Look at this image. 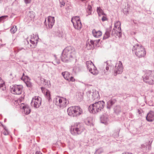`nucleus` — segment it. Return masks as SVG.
I'll return each instance as SVG.
<instances>
[{
  "label": "nucleus",
  "instance_id": "f257e3e1",
  "mask_svg": "<svg viewBox=\"0 0 154 154\" xmlns=\"http://www.w3.org/2000/svg\"><path fill=\"white\" fill-rule=\"evenodd\" d=\"M76 52L75 48L69 46L66 47L61 55V59L63 62H67L69 60H76Z\"/></svg>",
  "mask_w": 154,
  "mask_h": 154
},
{
  "label": "nucleus",
  "instance_id": "f03ea898",
  "mask_svg": "<svg viewBox=\"0 0 154 154\" xmlns=\"http://www.w3.org/2000/svg\"><path fill=\"white\" fill-rule=\"evenodd\" d=\"M105 105V103L103 101L95 102L89 106L88 110L93 114L99 112L103 111Z\"/></svg>",
  "mask_w": 154,
  "mask_h": 154
},
{
  "label": "nucleus",
  "instance_id": "7ed1b4c3",
  "mask_svg": "<svg viewBox=\"0 0 154 154\" xmlns=\"http://www.w3.org/2000/svg\"><path fill=\"white\" fill-rule=\"evenodd\" d=\"M132 51L133 53L139 58L144 57L146 55V52L144 47L141 45L136 44L134 46Z\"/></svg>",
  "mask_w": 154,
  "mask_h": 154
},
{
  "label": "nucleus",
  "instance_id": "20e7f679",
  "mask_svg": "<svg viewBox=\"0 0 154 154\" xmlns=\"http://www.w3.org/2000/svg\"><path fill=\"white\" fill-rule=\"evenodd\" d=\"M68 115L73 117L79 116L82 114V110L79 106H71L68 108L67 109Z\"/></svg>",
  "mask_w": 154,
  "mask_h": 154
},
{
  "label": "nucleus",
  "instance_id": "39448f33",
  "mask_svg": "<svg viewBox=\"0 0 154 154\" xmlns=\"http://www.w3.org/2000/svg\"><path fill=\"white\" fill-rule=\"evenodd\" d=\"M143 80L145 83L149 85L154 84V71H146L144 76H143Z\"/></svg>",
  "mask_w": 154,
  "mask_h": 154
},
{
  "label": "nucleus",
  "instance_id": "423d86ee",
  "mask_svg": "<svg viewBox=\"0 0 154 154\" xmlns=\"http://www.w3.org/2000/svg\"><path fill=\"white\" fill-rule=\"evenodd\" d=\"M84 127L80 124L76 123L70 128L71 133L73 135L80 134L83 131Z\"/></svg>",
  "mask_w": 154,
  "mask_h": 154
},
{
  "label": "nucleus",
  "instance_id": "0eeeda50",
  "mask_svg": "<svg viewBox=\"0 0 154 154\" xmlns=\"http://www.w3.org/2000/svg\"><path fill=\"white\" fill-rule=\"evenodd\" d=\"M86 64L87 69L91 73L94 75H96L98 74L97 70L91 61H87Z\"/></svg>",
  "mask_w": 154,
  "mask_h": 154
},
{
  "label": "nucleus",
  "instance_id": "6e6552de",
  "mask_svg": "<svg viewBox=\"0 0 154 154\" xmlns=\"http://www.w3.org/2000/svg\"><path fill=\"white\" fill-rule=\"evenodd\" d=\"M23 87L20 85H14L11 88V91L14 94H21Z\"/></svg>",
  "mask_w": 154,
  "mask_h": 154
},
{
  "label": "nucleus",
  "instance_id": "1a4fd4ad",
  "mask_svg": "<svg viewBox=\"0 0 154 154\" xmlns=\"http://www.w3.org/2000/svg\"><path fill=\"white\" fill-rule=\"evenodd\" d=\"M123 67L121 61H119L118 63H116L114 69V75L121 74L123 71Z\"/></svg>",
  "mask_w": 154,
  "mask_h": 154
},
{
  "label": "nucleus",
  "instance_id": "9d476101",
  "mask_svg": "<svg viewBox=\"0 0 154 154\" xmlns=\"http://www.w3.org/2000/svg\"><path fill=\"white\" fill-rule=\"evenodd\" d=\"M41 104V98L40 97L36 96L33 97L31 103L32 105H33L35 108H38Z\"/></svg>",
  "mask_w": 154,
  "mask_h": 154
},
{
  "label": "nucleus",
  "instance_id": "9b49d317",
  "mask_svg": "<svg viewBox=\"0 0 154 154\" xmlns=\"http://www.w3.org/2000/svg\"><path fill=\"white\" fill-rule=\"evenodd\" d=\"M74 21L72 20V19L71 21L74 27L77 29L80 30L82 27V24L79 17H76Z\"/></svg>",
  "mask_w": 154,
  "mask_h": 154
},
{
  "label": "nucleus",
  "instance_id": "f8f14e48",
  "mask_svg": "<svg viewBox=\"0 0 154 154\" xmlns=\"http://www.w3.org/2000/svg\"><path fill=\"white\" fill-rule=\"evenodd\" d=\"M91 93H92V94L91 98V100L94 101L96 99H98V98L99 95L98 91H95L92 92L91 91H90L88 92V93L90 94Z\"/></svg>",
  "mask_w": 154,
  "mask_h": 154
},
{
  "label": "nucleus",
  "instance_id": "ddd939ff",
  "mask_svg": "<svg viewBox=\"0 0 154 154\" xmlns=\"http://www.w3.org/2000/svg\"><path fill=\"white\" fill-rule=\"evenodd\" d=\"M146 119L148 122L153 121L154 120V112L152 111L150 112L147 114Z\"/></svg>",
  "mask_w": 154,
  "mask_h": 154
},
{
  "label": "nucleus",
  "instance_id": "4468645a",
  "mask_svg": "<svg viewBox=\"0 0 154 154\" xmlns=\"http://www.w3.org/2000/svg\"><path fill=\"white\" fill-rule=\"evenodd\" d=\"M48 20L49 28L51 29L54 23V17H49L48 18Z\"/></svg>",
  "mask_w": 154,
  "mask_h": 154
},
{
  "label": "nucleus",
  "instance_id": "2eb2a0df",
  "mask_svg": "<svg viewBox=\"0 0 154 154\" xmlns=\"http://www.w3.org/2000/svg\"><path fill=\"white\" fill-rule=\"evenodd\" d=\"M117 102L116 99L114 98L111 99L109 100L107 102L106 107L108 109H110L111 108V106L114 105Z\"/></svg>",
  "mask_w": 154,
  "mask_h": 154
},
{
  "label": "nucleus",
  "instance_id": "dca6fc26",
  "mask_svg": "<svg viewBox=\"0 0 154 154\" xmlns=\"http://www.w3.org/2000/svg\"><path fill=\"white\" fill-rule=\"evenodd\" d=\"M26 78H25L24 79H23V77L21 78V79L23 80L24 81L27 87H31L32 86V83L30 82V79L28 76H26Z\"/></svg>",
  "mask_w": 154,
  "mask_h": 154
},
{
  "label": "nucleus",
  "instance_id": "f3484780",
  "mask_svg": "<svg viewBox=\"0 0 154 154\" xmlns=\"http://www.w3.org/2000/svg\"><path fill=\"white\" fill-rule=\"evenodd\" d=\"M112 26H110L109 28H107L106 31L104 35L103 39H104L108 38L110 35V32L111 30Z\"/></svg>",
  "mask_w": 154,
  "mask_h": 154
},
{
  "label": "nucleus",
  "instance_id": "a211bd4d",
  "mask_svg": "<svg viewBox=\"0 0 154 154\" xmlns=\"http://www.w3.org/2000/svg\"><path fill=\"white\" fill-rule=\"evenodd\" d=\"M54 103L60 107V104L63 102V100L59 97L55 98L54 100Z\"/></svg>",
  "mask_w": 154,
  "mask_h": 154
},
{
  "label": "nucleus",
  "instance_id": "6ab92c4d",
  "mask_svg": "<svg viewBox=\"0 0 154 154\" xmlns=\"http://www.w3.org/2000/svg\"><path fill=\"white\" fill-rule=\"evenodd\" d=\"M37 40H36L35 41V38H31V39H30V46L32 48H34L35 47V46L36 45L37 43Z\"/></svg>",
  "mask_w": 154,
  "mask_h": 154
},
{
  "label": "nucleus",
  "instance_id": "aec40b11",
  "mask_svg": "<svg viewBox=\"0 0 154 154\" xmlns=\"http://www.w3.org/2000/svg\"><path fill=\"white\" fill-rule=\"evenodd\" d=\"M92 33L93 36L96 38H99L102 35V32L100 31H96L95 29L93 30Z\"/></svg>",
  "mask_w": 154,
  "mask_h": 154
},
{
  "label": "nucleus",
  "instance_id": "412c9836",
  "mask_svg": "<svg viewBox=\"0 0 154 154\" xmlns=\"http://www.w3.org/2000/svg\"><path fill=\"white\" fill-rule=\"evenodd\" d=\"M22 109L24 110V113L26 115L29 114L31 112V109L27 105L24 106Z\"/></svg>",
  "mask_w": 154,
  "mask_h": 154
},
{
  "label": "nucleus",
  "instance_id": "4be33fe9",
  "mask_svg": "<svg viewBox=\"0 0 154 154\" xmlns=\"http://www.w3.org/2000/svg\"><path fill=\"white\" fill-rule=\"evenodd\" d=\"M62 75L65 79L67 81L69 80L70 77V73L69 72L67 71L63 72L62 73Z\"/></svg>",
  "mask_w": 154,
  "mask_h": 154
},
{
  "label": "nucleus",
  "instance_id": "5701e85b",
  "mask_svg": "<svg viewBox=\"0 0 154 154\" xmlns=\"http://www.w3.org/2000/svg\"><path fill=\"white\" fill-rule=\"evenodd\" d=\"M63 100V102L64 103V104H62V103L60 104V108H64L66 107L67 105L69 103V101L66 98H62L61 99Z\"/></svg>",
  "mask_w": 154,
  "mask_h": 154
},
{
  "label": "nucleus",
  "instance_id": "b1692460",
  "mask_svg": "<svg viewBox=\"0 0 154 154\" xmlns=\"http://www.w3.org/2000/svg\"><path fill=\"white\" fill-rule=\"evenodd\" d=\"M27 16L29 20H32L35 17V13L33 11H29L27 14Z\"/></svg>",
  "mask_w": 154,
  "mask_h": 154
},
{
  "label": "nucleus",
  "instance_id": "393cba45",
  "mask_svg": "<svg viewBox=\"0 0 154 154\" xmlns=\"http://www.w3.org/2000/svg\"><path fill=\"white\" fill-rule=\"evenodd\" d=\"M97 12L99 16L102 15H105V14L104 13L103 10L100 7H97Z\"/></svg>",
  "mask_w": 154,
  "mask_h": 154
},
{
  "label": "nucleus",
  "instance_id": "a878e982",
  "mask_svg": "<svg viewBox=\"0 0 154 154\" xmlns=\"http://www.w3.org/2000/svg\"><path fill=\"white\" fill-rule=\"evenodd\" d=\"M85 123L88 125H89L91 126L93 125L92 119L91 118H88L86 120Z\"/></svg>",
  "mask_w": 154,
  "mask_h": 154
},
{
  "label": "nucleus",
  "instance_id": "bb28decb",
  "mask_svg": "<svg viewBox=\"0 0 154 154\" xmlns=\"http://www.w3.org/2000/svg\"><path fill=\"white\" fill-rule=\"evenodd\" d=\"M108 118L106 116H103L100 117L101 122L105 124L108 121Z\"/></svg>",
  "mask_w": 154,
  "mask_h": 154
},
{
  "label": "nucleus",
  "instance_id": "cd10ccee",
  "mask_svg": "<svg viewBox=\"0 0 154 154\" xmlns=\"http://www.w3.org/2000/svg\"><path fill=\"white\" fill-rule=\"evenodd\" d=\"M90 44H87V46H88V45H89V47L88 48L90 49L93 50L94 48V43H95L94 41L91 40L90 41Z\"/></svg>",
  "mask_w": 154,
  "mask_h": 154
},
{
  "label": "nucleus",
  "instance_id": "c85d7f7f",
  "mask_svg": "<svg viewBox=\"0 0 154 154\" xmlns=\"http://www.w3.org/2000/svg\"><path fill=\"white\" fill-rule=\"evenodd\" d=\"M114 110L116 113H118L121 111V107L119 106H116L114 108Z\"/></svg>",
  "mask_w": 154,
  "mask_h": 154
},
{
  "label": "nucleus",
  "instance_id": "c756f323",
  "mask_svg": "<svg viewBox=\"0 0 154 154\" xmlns=\"http://www.w3.org/2000/svg\"><path fill=\"white\" fill-rule=\"evenodd\" d=\"M81 68L79 65H77L73 68V70L75 72H77L81 70Z\"/></svg>",
  "mask_w": 154,
  "mask_h": 154
},
{
  "label": "nucleus",
  "instance_id": "7c9ffc66",
  "mask_svg": "<svg viewBox=\"0 0 154 154\" xmlns=\"http://www.w3.org/2000/svg\"><path fill=\"white\" fill-rule=\"evenodd\" d=\"M45 96L46 98L48 99V101L49 102H50L52 100L51 98V95L50 93V92L49 91H47L46 92Z\"/></svg>",
  "mask_w": 154,
  "mask_h": 154
},
{
  "label": "nucleus",
  "instance_id": "2f4dec72",
  "mask_svg": "<svg viewBox=\"0 0 154 154\" xmlns=\"http://www.w3.org/2000/svg\"><path fill=\"white\" fill-rule=\"evenodd\" d=\"M114 28H118L119 30H121V23L119 21H117L115 24Z\"/></svg>",
  "mask_w": 154,
  "mask_h": 154
},
{
  "label": "nucleus",
  "instance_id": "473e14b6",
  "mask_svg": "<svg viewBox=\"0 0 154 154\" xmlns=\"http://www.w3.org/2000/svg\"><path fill=\"white\" fill-rule=\"evenodd\" d=\"M17 28L16 26L14 25L10 29V31L12 34H14L17 31Z\"/></svg>",
  "mask_w": 154,
  "mask_h": 154
},
{
  "label": "nucleus",
  "instance_id": "72a5a7b5",
  "mask_svg": "<svg viewBox=\"0 0 154 154\" xmlns=\"http://www.w3.org/2000/svg\"><path fill=\"white\" fill-rule=\"evenodd\" d=\"M111 61H108L106 62L107 65L108 66H106V69L107 71H108L109 69V66L110 67H113V65L112 64H110V63L111 62Z\"/></svg>",
  "mask_w": 154,
  "mask_h": 154
},
{
  "label": "nucleus",
  "instance_id": "f704fd0d",
  "mask_svg": "<svg viewBox=\"0 0 154 154\" xmlns=\"http://www.w3.org/2000/svg\"><path fill=\"white\" fill-rule=\"evenodd\" d=\"M103 149L102 148H99L96 150L94 154H100L103 152Z\"/></svg>",
  "mask_w": 154,
  "mask_h": 154
},
{
  "label": "nucleus",
  "instance_id": "c9c22d12",
  "mask_svg": "<svg viewBox=\"0 0 154 154\" xmlns=\"http://www.w3.org/2000/svg\"><path fill=\"white\" fill-rule=\"evenodd\" d=\"M119 31L117 32L116 34V35L119 38H120L122 36V32H121V30H119Z\"/></svg>",
  "mask_w": 154,
  "mask_h": 154
},
{
  "label": "nucleus",
  "instance_id": "e433bc0d",
  "mask_svg": "<svg viewBox=\"0 0 154 154\" xmlns=\"http://www.w3.org/2000/svg\"><path fill=\"white\" fill-rule=\"evenodd\" d=\"M103 16L101 20L103 21H104L107 20V18L106 17V14L105 15H103Z\"/></svg>",
  "mask_w": 154,
  "mask_h": 154
},
{
  "label": "nucleus",
  "instance_id": "4c0bfd02",
  "mask_svg": "<svg viewBox=\"0 0 154 154\" xmlns=\"http://www.w3.org/2000/svg\"><path fill=\"white\" fill-rule=\"evenodd\" d=\"M44 84L46 86H48V81L46 79H43Z\"/></svg>",
  "mask_w": 154,
  "mask_h": 154
},
{
  "label": "nucleus",
  "instance_id": "58836bf2",
  "mask_svg": "<svg viewBox=\"0 0 154 154\" xmlns=\"http://www.w3.org/2000/svg\"><path fill=\"white\" fill-rule=\"evenodd\" d=\"M89 11H92V7L90 5H88L87 7V10Z\"/></svg>",
  "mask_w": 154,
  "mask_h": 154
},
{
  "label": "nucleus",
  "instance_id": "ea45409f",
  "mask_svg": "<svg viewBox=\"0 0 154 154\" xmlns=\"http://www.w3.org/2000/svg\"><path fill=\"white\" fill-rule=\"evenodd\" d=\"M75 80L74 78L73 77L70 76V78H69V80L68 81L73 82H74Z\"/></svg>",
  "mask_w": 154,
  "mask_h": 154
},
{
  "label": "nucleus",
  "instance_id": "a19ab883",
  "mask_svg": "<svg viewBox=\"0 0 154 154\" xmlns=\"http://www.w3.org/2000/svg\"><path fill=\"white\" fill-rule=\"evenodd\" d=\"M3 134L5 135H8L9 134L8 131V130H5L3 132Z\"/></svg>",
  "mask_w": 154,
  "mask_h": 154
},
{
  "label": "nucleus",
  "instance_id": "79ce46f5",
  "mask_svg": "<svg viewBox=\"0 0 154 154\" xmlns=\"http://www.w3.org/2000/svg\"><path fill=\"white\" fill-rule=\"evenodd\" d=\"M8 17L7 16H2L0 17V22L3 19Z\"/></svg>",
  "mask_w": 154,
  "mask_h": 154
},
{
  "label": "nucleus",
  "instance_id": "37998d69",
  "mask_svg": "<svg viewBox=\"0 0 154 154\" xmlns=\"http://www.w3.org/2000/svg\"><path fill=\"white\" fill-rule=\"evenodd\" d=\"M116 30L114 29H113L112 30V32L111 33V35L112 36H113L114 35L116 34Z\"/></svg>",
  "mask_w": 154,
  "mask_h": 154
},
{
  "label": "nucleus",
  "instance_id": "c03bdc74",
  "mask_svg": "<svg viewBox=\"0 0 154 154\" xmlns=\"http://www.w3.org/2000/svg\"><path fill=\"white\" fill-rule=\"evenodd\" d=\"M32 0H24L26 4L30 3Z\"/></svg>",
  "mask_w": 154,
  "mask_h": 154
},
{
  "label": "nucleus",
  "instance_id": "a18cd8bd",
  "mask_svg": "<svg viewBox=\"0 0 154 154\" xmlns=\"http://www.w3.org/2000/svg\"><path fill=\"white\" fill-rule=\"evenodd\" d=\"M148 147V150H149L151 148V144H149V143H148L147 145H146V148Z\"/></svg>",
  "mask_w": 154,
  "mask_h": 154
},
{
  "label": "nucleus",
  "instance_id": "49530a36",
  "mask_svg": "<svg viewBox=\"0 0 154 154\" xmlns=\"http://www.w3.org/2000/svg\"><path fill=\"white\" fill-rule=\"evenodd\" d=\"M24 96L23 97L22 96L21 97H20L19 99V100L20 102H21L24 99Z\"/></svg>",
  "mask_w": 154,
  "mask_h": 154
},
{
  "label": "nucleus",
  "instance_id": "de8ad7c7",
  "mask_svg": "<svg viewBox=\"0 0 154 154\" xmlns=\"http://www.w3.org/2000/svg\"><path fill=\"white\" fill-rule=\"evenodd\" d=\"M60 7H62V6H64L65 5V3L64 2H60Z\"/></svg>",
  "mask_w": 154,
  "mask_h": 154
},
{
  "label": "nucleus",
  "instance_id": "09e8293b",
  "mask_svg": "<svg viewBox=\"0 0 154 154\" xmlns=\"http://www.w3.org/2000/svg\"><path fill=\"white\" fill-rule=\"evenodd\" d=\"M100 40V39H97V40H94V42L95 43L97 44L99 43Z\"/></svg>",
  "mask_w": 154,
  "mask_h": 154
},
{
  "label": "nucleus",
  "instance_id": "8fccbe9b",
  "mask_svg": "<svg viewBox=\"0 0 154 154\" xmlns=\"http://www.w3.org/2000/svg\"><path fill=\"white\" fill-rule=\"evenodd\" d=\"M92 11H87V12L88 13V14L86 15V16H87L88 15H91V12Z\"/></svg>",
  "mask_w": 154,
  "mask_h": 154
},
{
  "label": "nucleus",
  "instance_id": "3c124183",
  "mask_svg": "<svg viewBox=\"0 0 154 154\" xmlns=\"http://www.w3.org/2000/svg\"><path fill=\"white\" fill-rule=\"evenodd\" d=\"M4 85V83H2L1 84L0 83V88L3 87Z\"/></svg>",
  "mask_w": 154,
  "mask_h": 154
},
{
  "label": "nucleus",
  "instance_id": "603ef678",
  "mask_svg": "<svg viewBox=\"0 0 154 154\" xmlns=\"http://www.w3.org/2000/svg\"><path fill=\"white\" fill-rule=\"evenodd\" d=\"M141 147L142 149H143L146 147V146L144 144H142V145H141Z\"/></svg>",
  "mask_w": 154,
  "mask_h": 154
},
{
  "label": "nucleus",
  "instance_id": "864d4df0",
  "mask_svg": "<svg viewBox=\"0 0 154 154\" xmlns=\"http://www.w3.org/2000/svg\"><path fill=\"white\" fill-rule=\"evenodd\" d=\"M2 125V126H3V128H4V129L5 130H7V129H6V127L4 125Z\"/></svg>",
  "mask_w": 154,
  "mask_h": 154
},
{
  "label": "nucleus",
  "instance_id": "5fc2aeb1",
  "mask_svg": "<svg viewBox=\"0 0 154 154\" xmlns=\"http://www.w3.org/2000/svg\"><path fill=\"white\" fill-rule=\"evenodd\" d=\"M122 154H133L132 153H131L127 152H125V153H123Z\"/></svg>",
  "mask_w": 154,
  "mask_h": 154
},
{
  "label": "nucleus",
  "instance_id": "6e6d98bb",
  "mask_svg": "<svg viewBox=\"0 0 154 154\" xmlns=\"http://www.w3.org/2000/svg\"><path fill=\"white\" fill-rule=\"evenodd\" d=\"M23 49V48H19L18 49V51H21L22 49Z\"/></svg>",
  "mask_w": 154,
  "mask_h": 154
},
{
  "label": "nucleus",
  "instance_id": "4d7b16f0",
  "mask_svg": "<svg viewBox=\"0 0 154 154\" xmlns=\"http://www.w3.org/2000/svg\"><path fill=\"white\" fill-rule=\"evenodd\" d=\"M26 41L27 43L28 44H29V42L27 40H26Z\"/></svg>",
  "mask_w": 154,
  "mask_h": 154
},
{
  "label": "nucleus",
  "instance_id": "13d9d810",
  "mask_svg": "<svg viewBox=\"0 0 154 154\" xmlns=\"http://www.w3.org/2000/svg\"><path fill=\"white\" fill-rule=\"evenodd\" d=\"M54 57H55V59H56V58H57L56 56L55 55L54 56Z\"/></svg>",
  "mask_w": 154,
  "mask_h": 154
},
{
  "label": "nucleus",
  "instance_id": "bf43d9fd",
  "mask_svg": "<svg viewBox=\"0 0 154 154\" xmlns=\"http://www.w3.org/2000/svg\"><path fill=\"white\" fill-rule=\"evenodd\" d=\"M2 80L1 77H0V82L2 81Z\"/></svg>",
  "mask_w": 154,
  "mask_h": 154
},
{
  "label": "nucleus",
  "instance_id": "052dcab7",
  "mask_svg": "<svg viewBox=\"0 0 154 154\" xmlns=\"http://www.w3.org/2000/svg\"><path fill=\"white\" fill-rule=\"evenodd\" d=\"M118 130H119V131H118V132H119L120 131V128H119Z\"/></svg>",
  "mask_w": 154,
  "mask_h": 154
},
{
  "label": "nucleus",
  "instance_id": "680f3d73",
  "mask_svg": "<svg viewBox=\"0 0 154 154\" xmlns=\"http://www.w3.org/2000/svg\"><path fill=\"white\" fill-rule=\"evenodd\" d=\"M24 73H23V76H24Z\"/></svg>",
  "mask_w": 154,
  "mask_h": 154
},
{
  "label": "nucleus",
  "instance_id": "e2e57ef3",
  "mask_svg": "<svg viewBox=\"0 0 154 154\" xmlns=\"http://www.w3.org/2000/svg\"><path fill=\"white\" fill-rule=\"evenodd\" d=\"M57 63L58 64H59V63H60V62H58Z\"/></svg>",
  "mask_w": 154,
  "mask_h": 154
},
{
  "label": "nucleus",
  "instance_id": "0e129e2a",
  "mask_svg": "<svg viewBox=\"0 0 154 154\" xmlns=\"http://www.w3.org/2000/svg\"><path fill=\"white\" fill-rule=\"evenodd\" d=\"M43 88V87H42V88H41V89H42V88Z\"/></svg>",
  "mask_w": 154,
  "mask_h": 154
},
{
  "label": "nucleus",
  "instance_id": "69168bd1",
  "mask_svg": "<svg viewBox=\"0 0 154 154\" xmlns=\"http://www.w3.org/2000/svg\"><path fill=\"white\" fill-rule=\"evenodd\" d=\"M62 104H64V103L63 102H62Z\"/></svg>",
  "mask_w": 154,
  "mask_h": 154
},
{
  "label": "nucleus",
  "instance_id": "338daca9",
  "mask_svg": "<svg viewBox=\"0 0 154 154\" xmlns=\"http://www.w3.org/2000/svg\"><path fill=\"white\" fill-rule=\"evenodd\" d=\"M139 111H140V110H139V109H138V112H139Z\"/></svg>",
  "mask_w": 154,
  "mask_h": 154
},
{
  "label": "nucleus",
  "instance_id": "774afa93",
  "mask_svg": "<svg viewBox=\"0 0 154 154\" xmlns=\"http://www.w3.org/2000/svg\"><path fill=\"white\" fill-rule=\"evenodd\" d=\"M149 143H150V141H149Z\"/></svg>",
  "mask_w": 154,
  "mask_h": 154
}]
</instances>
